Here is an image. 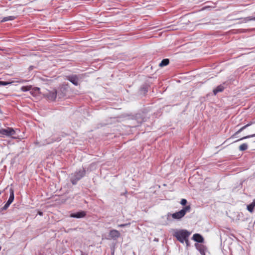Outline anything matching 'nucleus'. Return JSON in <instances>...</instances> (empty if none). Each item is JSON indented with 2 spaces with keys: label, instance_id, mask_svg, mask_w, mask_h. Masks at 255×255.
<instances>
[{
  "label": "nucleus",
  "instance_id": "22",
  "mask_svg": "<svg viewBox=\"0 0 255 255\" xmlns=\"http://www.w3.org/2000/svg\"><path fill=\"white\" fill-rule=\"evenodd\" d=\"M9 84V82L4 81H0V86H6Z\"/></svg>",
  "mask_w": 255,
  "mask_h": 255
},
{
  "label": "nucleus",
  "instance_id": "9",
  "mask_svg": "<svg viewBox=\"0 0 255 255\" xmlns=\"http://www.w3.org/2000/svg\"><path fill=\"white\" fill-rule=\"evenodd\" d=\"M225 83H223V84H221L216 87L215 89L213 90V93L215 95H216L219 92H222L224 91V90L225 88V87L224 86V85Z\"/></svg>",
  "mask_w": 255,
  "mask_h": 255
},
{
  "label": "nucleus",
  "instance_id": "4",
  "mask_svg": "<svg viewBox=\"0 0 255 255\" xmlns=\"http://www.w3.org/2000/svg\"><path fill=\"white\" fill-rule=\"evenodd\" d=\"M15 130L11 128H6L0 129V136H9L15 134Z\"/></svg>",
  "mask_w": 255,
  "mask_h": 255
},
{
  "label": "nucleus",
  "instance_id": "18",
  "mask_svg": "<svg viewBox=\"0 0 255 255\" xmlns=\"http://www.w3.org/2000/svg\"><path fill=\"white\" fill-rule=\"evenodd\" d=\"M31 89V86H22L21 88V90L23 92H26V91L30 90Z\"/></svg>",
  "mask_w": 255,
  "mask_h": 255
},
{
  "label": "nucleus",
  "instance_id": "19",
  "mask_svg": "<svg viewBox=\"0 0 255 255\" xmlns=\"http://www.w3.org/2000/svg\"><path fill=\"white\" fill-rule=\"evenodd\" d=\"M252 137H255V134H251V135H247V136L243 137L237 140V141H239V140H243V139H244Z\"/></svg>",
  "mask_w": 255,
  "mask_h": 255
},
{
  "label": "nucleus",
  "instance_id": "21",
  "mask_svg": "<svg viewBox=\"0 0 255 255\" xmlns=\"http://www.w3.org/2000/svg\"><path fill=\"white\" fill-rule=\"evenodd\" d=\"M187 201L185 199H181V200L180 201V204L182 206H185L187 204Z\"/></svg>",
  "mask_w": 255,
  "mask_h": 255
},
{
  "label": "nucleus",
  "instance_id": "26",
  "mask_svg": "<svg viewBox=\"0 0 255 255\" xmlns=\"http://www.w3.org/2000/svg\"><path fill=\"white\" fill-rule=\"evenodd\" d=\"M81 255H87V254H84L82 251H81Z\"/></svg>",
  "mask_w": 255,
  "mask_h": 255
},
{
  "label": "nucleus",
  "instance_id": "17",
  "mask_svg": "<svg viewBox=\"0 0 255 255\" xmlns=\"http://www.w3.org/2000/svg\"><path fill=\"white\" fill-rule=\"evenodd\" d=\"M248 148V144L247 143H243L239 146V149L240 151H245L247 150Z\"/></svg>",
  "mask_w": 255,
  "mask_h": 255
},
{
  "label": "nucleus",
  "instance_id": "1",
  "mask_svg": "<svg viewBox=\"0 0 255 255\" xmlns=\"http://www.w3.org/2000/svg\"><path fill=\"white\" fill-rule=\"evenodd\" d=\"M190 235V233L186 230H180L176 231L174 234V236L176 238L178 241L181 243L185 242L187 246L189 245V241L188 238Z\"/></svg>",
  "mask_w": 255,
  "mask_h": 255
},
{
  "label": "nucleus",
  "instance_id": "2",
  "mask_svg": "<svg viewBox=\"0 0 255 255\" xmlns=\"http://www.w3.org/2000/svg\"><path fill=\"white\" fill-rule=\"evenodd\" d=\"M85 174V171L84 169H80L78 171L72 174L70 177V181L72 184L75 185Z\"/></svg>",
  "mask_w": 255,
  "mask_h": 255
},
{
  "label": "nucleus",
  "instance_id": "14",
  "mask_svg": "<svg viewBox=\"0 0 255 255\" xmlns=\"http://www.w3.org/2000/svg\"><path fill=\"white\" fill-rule=\"evenodd\" d=\"M255 207V199L253 200V202L247 206L248 210L251 212L253 213Z\"/></svg>",
  "mask_w": 255,
  "mask_h": 255
},
{
  "label": "nucleus",
  "instance_id": "7",
  "mask_svg": "<svg viewBox=\"0 0 255 255\" xmlns=\"http://www.w3.org/2000/svg\"><path fill=\"white\" fill-rule=\"evenodd\" d=\"M110 236L113 239H117L120 237V232L116 230H112L110 232Z\"/></svg>",
  "mask_w": 255,
  "mask_h": 255
},
{
  "label": "nucleus",
  "instance_id": "3",
  "mask_svg": "<svg viewBox=\"0 0 255 255\" xmlns=\"http://www.w3.org/2000/svg\"><path fill=\"white\" fill-rule=\"evenodd\" d=\"M190 205H187L184 207L180 211L171 214V216L174 219L180 220L182 218H183L187 213L189 212L190 211Z\"/></svg>",
  "mask_w": 255,
  "mask_h": 255
},
{
  "label": "nucleus",
  "instance_id": "6",
  "mask_svg": "<svg viewBox=\"0 0 255 255\" xmlns=\"http://www.w3.org/2000/svg\"><path fill=\"white\" fill-rule=\"evenodd\" d=\"M86 212L84 211H81L80 212L72 213L70 214V217L75 218H82L86 216Z\"/></svg>",
  "mask_w": 255,
  "mask_h": 255
},
{
  "label": "nucleus",
  "instance_id": "8",
  "mask_svg": "<svg viewBox=\"0 0 255 255\" xmlns=\"http://www.w3.org/2000/svg\"><path fill=\"white\" fill-rule=\"evenodd\" d=\"M192 239L193 240L198 243H202L204 242V238L199 234H195L193 235Z\"/></svg>",
  "mask_w": 255,
  "mask_h": 255
},
{
  "label": "nucleus",
  "instance_id": "12",
  "mask_svg": "<svg viewBox=\"0 0 255 255\" xmlns=\"http://www.w3.org/2000/svg\"><path fill=\"white\" fill-rule=\"evenodd\" d=\"M252 124H253L252 122H250V123H248V124H247L246 125L244 126V127H242L239 130H238L237 132H236L235 133V134L232 136V137L235 136V135H237L238 134H239V133L242 132L243 130L246 129L247 128H248L249 126H250L251 125H252Z\"/></svg>",
  "mask_w": 255,
  "mask_h": 255
},
{
  "label": "nucleus",
  "instance_id": "5",
  "mask_svg": "<svg viewBox=\"0 0 255 255\" xmlns=\"http://www.w3.org/2000/svg\"><path fill=\"white\" fill-rule=\"evenodd\" d=\"M57 95V92L55 89H53L50 91H48L44 94L45 97L51 101H53L56 99Z\"/></svg>",
  "mask_w": 255,
  "mask_h": 255
},
{
  "label": "nucleus",
  "instance_id": "25",
  "mask_svg": "<svg viewBox=\"0 0 255 255\" xmlns=\"http://www.w3.org/2000/svg\"><path fill=\"white\" fill-rule=\"evenodd\" d=\"M38 215H39L40 216H42V215H43V213H42V212H41V211H39V212H38Z\"/></svg>",
  "mask_w": 255,
  "mask_h": 255
},
{
  "label": "nucleus",
  "instance_id": "11",
  "mask_svg": "<svg viewBox=\"0 0 255 255\" xmlns=\"http://www.w3.org/2000/svg\"><path fill=\"white\" fill-rule=\"evenodd\" d=\"M68 79L74 85L76 86L78 85V78L76 76H69Z\"/></svg>",
  "mask_w": 255,
  "mask_h": 255
},
{
  "label": "nucleus",
  "instance_id": "10",
  "mask_svg": "<svg viewBox=\"0 0 255 255\" xmlns=\"http://www.w3.org/2000/svg\"><path fill=\"white\" fill-rule=\"evenodd\" d=\"M196 249L199 251L201 255H205V247L201 244H196Z\"/></svg>",
  "mask_w": 255,
  "mask_h": 255
},
{
  "label": "nucleus",
  "instance_id": "23",
  "mask_svg": "<svg viewBox=\"0 0 255 255\" xmlns=\"http://www.w3.org/2000/svg\"><path fill=\"white\" fill-rule=\"evenodd\" d=\"M10 205L9 204H8V203H6V204L4 205V206L2 207V210H5L7 209V208L9 207V206Z\"/></svg>",
  "mask_w": 255,
  "mask_h": 255
},
{
  "label": "nucleus",
  "instance_id": "13",
  "mask_svg": "<svg viewBox=\"0 0 255 255\" xmlns=\"http://www.w3.org/2000/svg\"><path fill=\"white\" fill-rule=\"evenodd\" d=\"M14 192H13V189L11 188L10 189L9 197V199H8V201H7V203H8V204H10L13 202V201L14 200Z\"/></svg>",
  "mask_w": 255,
  "mask_h": 255
},
{
  "label": "nucleus",
  "instance_id": "16",
  "mask_svg": "<svg viewBox=\"0 0 255 255\" xmlns=\"http://www.w3.org/2000/svg\"><path fill=\"white\" fill-rule=\"evenodd\" d=\"M15 17L13 16H9L7 17H4L2 18V19L1 20V22H5L8 20H12L14 19Z\"/></svg>",
  "mask_w": 255,
  "mask_h": 255
},
{
  "label": "nucleus",
  "instance_id": "15",
  "mask_svg": "<svg viewBox=\"0 0 255 255\" xmlns=\"http://www.w3.org/2000/svg\"><path fill=\"white\" fill-rule=\"evenodd\" d=\"M169 63V60L168 59H164L161 61V62L159 64V66L163 67V66H167V65H168Z\"/></svg>",
  "mask_w": 255,
  "mask_h": 255
},
{
  "label": "nucleus",
  "instance_id": "20",
  "mask_svg": "<svg viewBox=\"0 0 255 255\" xmlns=\"http://www.w3.org/2000/svg\"><path fill=\"white\" fill-rule=\"evenodd\" d=\"M250 20H255V17L249 16V17H246L245 18V21L246 22L247 21H250Z\"/></svg>",
  "mask_w": 255,
  "mask_h": 255
},
{
  "label": "nucleus",
  "instance_id": "24",
  "mask_svg": "<svg viewBox=\"0 0 255 255\" xmlns=\"http://www.w3.org/2000/svg\"><path fill=\"white\" fill-rule=\"evenodd\" d=\"M129 225H130V223L120 224V225H118V227H125L128 226Z\"/></svg>",
  "mask_w": 255,
  "mask_h": 255
},
{
  "label": "nucleus",
  "instance_id": "27",
  "mask_svg": "<svg viewBox=\"0 0 255 255\" xmlns=\"http://www.w3.org/2000/svg\"><path fill=\"white\" fill-rule=\"evenodd\" d=\"M1 194V192L0 191V195Z\"/></svg>",
  "mask_w": 255,
  "mask_h": 255
}]
</instances>
